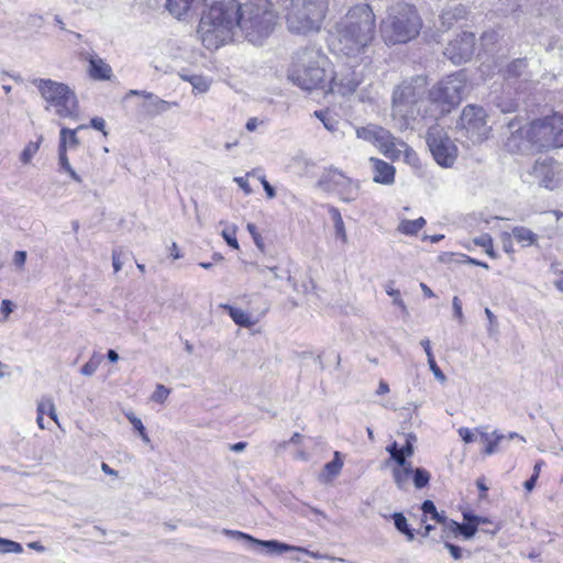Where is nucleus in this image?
Segmentation results:
<instances>
[{"mask_svg":"<svg viewBox=\"0 0 563 563\" xmlns=\"http://www.w3.org/2000/svg\"><path fill=\"white\" fill-rule=\"evenodd\" d=\"M426 88V78L417 77L402 82L394 91L391 117L397 129H415L426 102L432 107L429 110L431 117L449 113L461 102L466 78L463 71L448 76L429 91L428 99H423Z\"/></svg>","mask_w":563,"mask_h":563,"instance_id":"obj_1","label":"nucleus"},{"mask_svg":"<svg viewBox=\"0 0 563 563\" xmlns=\"http://www.w3.org/2000/svg\"><path fill=\"white\" fill-rule=\"evenodd\" d=\"M376 19L368 4L351 8L335 24L336 49L354 64H368Z\"/></svg>","mask_w":563,"mask_h":563,"instance_id":"obj_2","label":"nucleus"},{"mask_svg":"<svg viewBox=\"0 0 563 563\" xmlns=\"http://www.w3.org/2000/svg\"><path fill=\"white\" fill-rule=\"evenodd\" d=\"M198 24L197 33L208 49H218L239 37V3L235 0L208 2Z\"/></svg>","mask_w":563,"mask_h":563,"instance_id":"obj_3","label":"nucleus"},{"mask_svg":"<svg viewBox=\"0 0 563 563\" xmlns=\"http://www.w3.org/2000/svg\"><path fill=\"white\" fill-rule=\"evenodd\" d=\"M332 75L330 59L320 49L305 47L297 51L288 70V78L302 90L324 89Z\"/></svg>","mask_w":563,"mask_h":563,"instance_id":"obj_4","label":"nucleus"},{"mask_svg":"<svg viewBox=\"0 0 563 563\" xmlns=\"http://www.w3.org/2000/svg\"><path fill=\"white\" fill-rule=\"evenodd\" d=\"M278 15L269 0H250L239 4V37L261 46L273 34Z\"/></svg>","mask_w":563,"mask_h":563,"instance_id":"obj_5","label":"nucleus"},{"mask_svg":"<svg viewBox=\"0 0 563 563\" xmlns=\"http://www.w3.org/2000/svg\"><path fill=\"white\" fill-rule=\"evenodd\" d=\"M421 26V18L415 7L408 3H396L387 9L379 29L383 41L387 45H396L416 38Z\"/></svg>","mask_w":563,"mask_h":563,"instance_id":"obj_6","label":"nucleus"},{"mask_svg":"<svg viewBox=\"0 0 563 563\" xmlns=\"http://www.w3.org/2000/svg\"><path fill=\"white\" fill-rule=\"evenodd\" d=\"M328 0H290L285 7V23L291 34L308 36L321 31Z\"/></svg>","mask_w":563,"mask_h":563,"instance_id":"obj_7","label":"nucleus"},{"mask_svg":"<svg viewBox=\"0 0 563 563\" xmlns=\"http://www.w3.org/2000/svg\"><path fill=\"white\" fill-rule=\"evenodd\" d=\"M32 84L46 101V109L62 118H71L78 113V100L73 89L52 79L35 78Z\"/></svg>","mask_w":563,"mask_h":563,"instance_id":"obj_8","label":"nucleus"},{"mask_svg":"<svg viewBox=\"0 0 563 563\" xmlns=\"http://www.w3.org/2000/svg\"><path fill=\"white\" fill-rule=\"evenodd\" d=\"M318 186L327 192L339 195L344 202L355 201L360 196L361 185L358 180L347 177L341 170L330 167L325 169L318 180Z\"/></svg>","mask_w":563,"mask_h":563,"instance_id":"obj_9","label":"nucleus"},{"mask_svg":"<svg viewBox=\"0 0 563 563\" xmlns=\"http://www.w3.org/2000/svg\"><path fill=\"white\" fill-rule=\"evenodd\" d=\"M521 136L529 141H563V115L554 113L551 117L532 121L528 128L520 129Z\"/></svg>","mask_w":563,"mask_h":563,"instance_id":"obj_10","label":"nucleus"},{"mask_svg":"<svg viewBox=\"0 0 563 563\" xmlns=\"http://www.w3.org/2000/svg\"><path fill=\"white\" fill-rule=\"evenodd\" d=\"M223 533L227 534V536H230V537H232L234 539L246 540V541H249L252 544H256V545L263 547L264 549H266V552L269 553V554H280V553H284V552H288V551H297V552L305 553L308 556L313 558V559H328L330 561H339V562L347 563V561L342 559V558H335V556L322 554L320 552H313V551H310V550H308L306 548L296 547V545H289V544L279 542L277 540H267V541L258 540V539H255L254 537H252L250 534H246L244 532L236 531V530L224 529Z\"/></svg>","mask_w":563,"mask_h":563,"instance_id":"obj_11","label":"nucleus"},{"mask_svg":"<svg viewBox=\"0 0 563 563\" xmlns=\"http://www.w3.org/2000/svg\"><path fill=\"white\" fill-rule=\"evenodd\" d=\"M459 126L465 130V137H487L488 126L486 124V112L482 107L474 104L466 106L461 114Z\"/></svg>","mask_w":563,"mask_h":563,"instance_id":"obj_12","label":"nucleus"},{"mask_svg":"<svg viewBox=\"0 0 563 563\" xmlns=\"http://www.w3.org/2000/svg\"><path fill=\"white\" fill-rule=\"evenodd\" d=\"M532 175L541 187L554 190L563 183V164L548 157L538 159L532 168Z\"/></svg>","mask_w":563,"mask_h":563,"instance_id":"obj_13","label":"nucleus"},{"mask_svg":"<svg viewBox=\"0 0 563 563\" xmlns=\"http://www.w3.org/2000/svg\"><path fill=\"white\" fill-rule=\"evenodd\" d=\"M354 67V65L352 67L343 66L335 73L332 70L328 85L329 91L341 96L353 93L363 81L362 73L355 70Z\"/></svg>","mask_w":563,"mask_h":563,"instance_id":"obj_14","label":"nucleus"},{"mask_svg":"<svg viewBox=\"0 0 563 563\" xmlns=\"http://www.w3.org/2000/svg\"><path fill=\"white\" fill-rule=\"evenodd\" d=\"M475 35L471 32H463L452 40L444 55L454 64H462L471 59L474 54Z\"/></svg>","mask_w":563,"mask_h":563,"instance_id":"obj_15","label":"nucleus"},{"mask_svg":"<svg viewBox=\"0 0 563 563\" xmlns=\"http://www.w3.org/2000/svg\"><path fill=\"white\" fill-rule=\"evenodd\" d=\"M380 151L393 161L404 159L410 166H419V157L408 143H382Z\"/></svg>","mask_w":563,"mask_h":563,"instance_id":"obj_16","label":"nucleus"},{"mask_svg":"<svg viewBox=\"0 0 563 563\" xmlns=\"http://www.w3.org/2000/svg\"><path fill=\"white\" fill-rule=\"evenodd\" d=\"M434 161L442 167H451L457 157L455 143H428Z\"/></svg>","mask_w":563,"mask_h":563,"instance_id":"obj_17","label":"nucleus"},{"mask_svg":"<svg viewBox=\"0 0 563 563\" xmlns=\"http://www.w3.org/2000/svg\"><path fill=\"white\" fill-rule=\"evenodd\" d=\"M369 163L373 170V181L376 184L390 186L395 183V167L383 159L371 157Z\"/></svg>","mask_w":563,"mask_h":563,"instance_id":"obj_18","label":"nucleus"},{"mask_svg":"<svg viewBox=\"0 0 563 563\" xmlns=\"http://www.w3.org/2000/svg\"><path fill=\"white\" fill-rule=\"evenodd\" d=\"M130 95L143 96L145 101L143 103V108L146 113L151 115H156L163 112L168 111L173 106H177L176 102L165 101L150 92L131 90Z\"/></svg>","mask_w":563,"mask_h":563,"instance_id":"obj_19","label":"nucleus"},{"mask_svg":"<svg viewBox=\"0 0 563 563\" xmlns=\"http://www.w3.org/2000/svg\"><path fill=\"white\" fill-rule=\"evenodd\" d=\"M88 74L95 80H109L112 76V68L101 57L90 54L88 57Z\"/></svg>","mask_w":563,"mask_h":563,"instance_id":"obj_20","label":"nucleus"},{"mask_svg":"<svg viewBox=\"0 0 563 563\" xmlns=\"http://www.w3.org/2000/svg\"><path fill=\"white\" fill-rule=\"evenodd\" d=\"M344 465L342 454L335 451L333 460L323 466V470L319 474L318 478L323 484L331 483L340 473Z\"/></svg>","mask_w":563,"mask_h":563,"instance_id":"obj_21","label":"nucleus"},{"mask_svg":"<svg viewBox=\"0 0 563 563\" xmlns=\"http://www.w3.org/2000/svg\"><path fill=\"white\" fill-rule=\"evenodd\" d=\"M221 309L228 311L235 324L243 328H251L256 323V319L252 317L247 311L233 307L229 303H220Z\"/></svg>","mask_w":563,"mask_h":563,"instance_id":"obj_22","label":"nucleus"},{"mask_svg":"<svg viewBox=\"0 0 563 563\" xmlns=\"http://www.w3.org/2000/svg\"><path fill=\"white\" fill-rule=\"evenodd\" d=\"M356 133L357 137L365 141H388L390 137L389 131L376 124H367L358 129Z\"/></svg>","mask_w":563,"mask_h":563,"instance_id":"obj_23","label":"nucleus"},{"mask_svg":"<svg viewBox=\"0 0 563 563\" xmlns=\"http://www.w3.org/2000/svg\"><path fill=\"white\" fill-rule=\"evenodd\" d=\"M426 223L427 221L423 217H419L415 220L401 219L398 223L397 232L402 235L413 236L418 234Z\"/></svg>","mask_w":563,"mask_h":563,"instance_id":"obj_24","label":"nucleus"},{"mask_svg":"<svg viewBox=\"0 0 563 563\" xmlns=\"http://www.w3.org/2000/svg\"><path fill=\"white\" fill-rule=\"evenodd\" d=\"M415 470L410 462L405 465L396 466L393 470V478L399 489H406L408 486L409 477L413 476Z\"/></svg>","mask_w":563,"mask_h":563,"instance_id":"obj_25","label":"nucleus"},{"mask_svg":"<svg viewBox=\"0 0 563 563\" xmlns=\"http://www.w3.org/2000/svg\"><path fill=\"white\" fill-rule=\"evenodd\" d=\"M511 235L523 247L534 245L538 242V235L526 227H515L511 231Z\"/></svg>","mask_w":563,"mask_h":563,"instance_id":"obj_26","label":"nucleus"},{"mask_svg":"<svg viewBox=\"0 0 563 563\" xmlns=\"http://www.w3.org/2000/svg\"><path fill=\"white\" fill-rule=\"evenodd\" d=\"M464 519L467 521V523H460L457 533H461L464 538L470 539L475 536L478 523L484 522V519L470 514H464Z\"/></svg>","mask_w":563,"mask_h":563,"instance_id":"obj_27","label":"nucleus"},{"mask_svg":"<svg viewBox=\"0 0 563 563\" xmlns=\"http://www.w3.org/2000/svg\"><path fill=\"white\" fill-rule=\"evenodd\" d=\"M66 152L67 143H62L58 151L59 170L67 173L75 181L81 183L80 176L75 172V169L71 167L68 161Z\"/></svg>","mask_w":563,"mask_h":563,"instance_id":"obj_28","label":"nucleus"},{"mask_svg":"<svg viewBox=\"0 0 563 563\" xmlns=\"http://www.w3.org/2000/svg\"><path fill=\"white\" fill-rule=\"evenodd\" d=\"M194 0H167L166 8L175 18L180 19L190 9Z\"/></svg>","mask_w":563,"mask_h":563,"instance_id":"obj_29","label":"nucleus"},{"mask_svg":"<svg viewBox=\"0 0 563 563\" xmlns=\"http://www.w3.org/2000/svg\"><path fill=\"white\" fill-rule=\"evenodd\" d=\"M391 518H393L396 529L400 533L405 534L408 541H413L415 533H413V530L410 529L406 517L401 512H395L391 515Z\"/></svg>","mask_w":563,"mask_h":563,"instance_id":"obj_30","label":"nucleus"},{"mask_svg":"<svg viewBox=\"0 0 563 563\" xmlns=\"http://www.w3.org/2000/svg\"><path fill=\"white\" fill-rule=\"evenodd\" d=\"M181 79L191 84L194 90L199 93L206 92L210 87V81L201 75H180Z\"/></svg>","mask_w":563,"mask_h":563,"instance_id":"obj_31","label":"nucleus"},{"mask_svg":"<svg viewBox=\"0 0 563 563\" xmlns=\"http://www.w3.org/2000/svg\"><path fill=\"white\" fill-rule=\"evenodd\" d=\"M421 510L423 512V517L421 518V522H426L427 521V517L430 516V518L432 520H435L438 523H442V521H444L445 519V515L444 512H439L433 504V501L431 500H426L423 501L422 506H421Z\"/></svg>","mask_w":563,"mask_h":563,"instance_id":"obj_32","label":"nucleus"},{"mask_svg":"<svg viewBox=\"0 0 563 563\" xmlns=\"http://www.w3.org/2000/svg\"><path fill=\"white\" fill-rule=\"evenodd\" d=\"M482 439L487 443L484 453L487 455H492L497 451V446L506 437L504 434H499L497 432L493 433L494 440H490V437L486 432H482Z\"/></svg>","mask_w":563,"mask_h":563,"instance_id":"obj_33","label":"nucleus"},{"mask_svg":"<svg viewBox=\"0 0 563 563\" xmlns=\"http://www.w3.org/2000/svg\"><path fill=\"white\" fill-rule=\"evenodd\" d=\"M386 294L393 298V303L400 308L404 313H408L407 306L401 298L400 291L394 288V282H388L385 285Z\"/></svg>","mask_w":563,"mask_h":563,"instance_id":"obj_34","label":"nucleus"},{"mask_svg":"<svg viewBox=\"0 0 563 563\" xmlns=\"http://www.w3.org/2000/svg\"><path fill=\"white\" fill-rule=\"evenodd\" d=\"M220 224H224V222L221 221ZM236 231H238V228H236L235 224L228 225L225 223V227H224V229L221 232V235L224 239V241L228 243V245L233 247V249H235V250L239 249V242H238V239H236Z\"/></svg>","mask_w":563,"mask_h":563,"instance_id":"obj_35","label":"nucleus"},{"mask_svg":"<svg viewBox=\"0 0 563 563\" xmlns=\"http://www.w3.org/2000/svg\"><path fill=\"white\" fill-rule=\"evenodd\" d=\"M473 242L475 245L483 247L489 257H497L494 251L493 239L489 234H482L481 236L474 238Z\"/></svg>","mask_w":563,"mask_h":563,"instance_id":"obj_36","label":"nucleus"},{"mask_svg":"<svg viewBox=\"0 0 563 563\" xmlns=\"http://www.w3.org/2000/svg\"><path fill=\"white\" fill-rule=\"evenodd\" d=\"M125 417L133 426L134 430L137 431L139 435L141 437L142 441L144 443H150L151 440L146 433L145 427L140 418H137L133 412L125 413Z\"/></svg>","mask_w":563,"mask_h":563,"instance_id":"obj_37","label":"nucleus"},{"mask_svg":"<svg viewBox=\"0 0 563 563\" xmlns=\"http://www.w3.org/2000/svg\"><path fill=\"white\" fill-rule=\"evenodd\" d=\"M431 475L424 468H416L415 474L412 476L413 485L416 488L420 489L426 487L430 482Z\"/></svg>","mask_w":563,"mask_h":563,"instance_id":"obj_38","label":"nucleus"},{"mask_svg":"<svg viewBox=\"0 0 563 563\" xmlns=\"http://www.w3.org/2000/svg\"><path fill=\"white\" fill-rule=\"evenodd\" d=\"M101 358L102 356L100 355H92L91 358L85 365L81 366L80 373L84 376H92L97 372L101 363Z\"/></svg>","mask_w":563,"mask_h":563,"instance_id":"obj_39","label":"nucleus"},{"mask_svg":"<svg viewBox=\"0 0 563 563\" xmlns=\"http://www.w3.org/2000/svg\"><path fill=\"white\" fill-rule=\"evenodd\" d=\"M22 551H23V548L20 543L9 540V539L0 538V553L1 554L21 553Z\"/></svg>","mask_w":563,"mask_h":563,"instance_id":"obj_40","label":"nucleus"},{"mask_svg":"<svg viewBox=\"0 0 563 563\" xmlns=\"http://www.w3.org/2000/svg\"><path fill=\"white\" fill-rule=\"evenodd\" d=\"M170 394V389L162 384H158L152 394V400L158 404H164Z\"/></svg>","mask_w":563,"mask_h":563,"instance_id":"obj_41","label":"nucleus"},{"mask_svg":"<svg viewBox=\"0 0 563 563\" xmlns=\"http://www.w3.org/2000/svg\"><path fill=\"white\" fill-rule=\"evenodd\" d=\"M316 114L329 131H335L338 129L339 122L333 119L328 111L316 112Z\"/></svg>","mask_w":563,"mask_h":563,"instance_id":"obj_42","label":"nucleus"},{"mask_svg":"<svg viewBox=\"0 0 563 563\" xmlns=\"http://www.w3.org/2000/svg\"><path fill=\"white\" fill-rule=\"evenodd\" d=\"M527 67V63L525 59H516L514 60L509 66H508V74L511 75V76H520L523 71V69H526Z\"/></svg>","mask_w":563,"mask_h":563,"instance_id":"obj_43","label":"nucleus"},{"mask_svg":"<svg viewBox=\"0 0 563 563\" xmlns=\"http://www.w3.org/2000/svg\"><path fill=\"white\" fill-rule=\"evenodd\" d=\"M37 151L38 143H30L21 153V161L24 164H29Z\"/></svg>","mask_w":563,"mask_h":563,"instance_id":"obj_44","label":"nucleus"},{"mask_svg":"<svg viewBox=\"0 0 563 563\" xmlns=\"http://www.w3.org/2000/svg\"><path fill=\"white\" fill-rule=\"evenodd\" d=\"M246 229L250 232V234L252 235L256 246L258 249L263 250V247H264L263 239H262L261 234L257 232L256 225L254 223H247Z\"/></svg>","mask_w":563,"mask_h":563,"instance_id":"obj_45","label":"nucleus"},{"mask_svg":"<svg viewBox=\"0 0 563 563\" xmlns=\"http://www.w3.org/2000/svg\"><path fill=\"white\" fill-rule=\"evenodd\" d=\"M247 176H255V170L247 173L245 177H235L234 181L242 188L245 195H251L252 188L249 185Z\"/></svg>","mask_w":563,"mask_h":563,"instance_id":"obj_46","label":"nucleus"},{"mask_svg":"<svg viewBox=\"0 0 563 563\" xmlns=\"http://www.w3.org/2000/svg\"><path fill=\"white\" fill-rule=\"evenodd\" d=\"M452 307H453L454 317L459 320L460 323H463L464 316H463V311H462V301L457 296L453 297Z\"/></svg>","mask_w":563,"mask_h":563,"instance_id":"obj_47","label":"nucleus"},{"mask_svg":"<svg viewBox=\"0 0 563 563\" xmlns=\"http://www.w3.org/2000/svg\"><path fill=\"white\" fill-rule=\"evenodd\" d=\"M428 364L430 367V371L433 373L434 377L441 382L444 383L446 380V376L444 373L440 369V367L437 365V362L434 358L428 360Z\"/></svg>","mask_w":563,"mask_h":563,"instance_id":"obj_48","label":"nucleus"},{"mask_svg":"<svg viewBox=\"0 0 563 563\" xmlns=\"http://www.w3.org/2000/svg\"><path fill=\"white\" fill-rule=\"evenodd\" d=\"M26 252L25 251H16L13 254V264L20 269L23 271L24 264L26 262Z\"/></svg>","mask_w":563,"mask_h":563,"instance_id":"obj_49","label":"nucleus"},{"mask_svg":"<svg viewBox=\"0 0 563 563\" xmlns=\"http://www.w3.org/2000/svg\"><path fill=\"white\" fill-rule=\"evenodd\" d=\"M485 314L488 319V323H489V327H488V333L489 334H493L495 331H496V328H497V317L493 313V311L489 309V308H485Z\"/></svg>","mask_w":563,"mask_h":563,"instance_id":"obj_50","label":"nucleus"},{"mask_svg":"<svg viewBox=\"0 0 563 563\" xmlns=\"http://www.w3.org/2000/svg\"><path fill=\"white\" fill-rule=\"evenodd\" d=\"M441 525L443 526L444 532H452L454 534L457 533V530L460 528V523H457L456 521H454L452 519H448L446 517H445L444 521H442Z\"/></svg>","mask_w":563,"mask_h":563,"instance_id":"obj_51","label":"nucleus"},{"mask_svg":"<svg viewBox=\"0 0 563 563\" xmlns=\"http://www.w3.org/2000/svg\"><path fill=\"white\" fill-rule=\"evenodd\" d=\"M14 307H15L14 303L9 299H3L1 301L0 311L3 314L4 319H8L10 313L14 310Z\"/></svg>","mask_w":563,"mask_h":563,"instance_id":"obj_52","label":"nucleus"},{"mask_svg":"<svg viewBox=\"0 0 563 563\" xmlns=\"http://www.w3.org/2000/svg\"><path fill=\"white\" fill-rule=\"evenodd\" d=\"M457 432L465 443H472L475 440V434L468 428L462 427Z\"/></svg>","mask_w":563,"mask_h":563,"instance_id":"obj_53","label":"nucleus"},{"mask_svg":"<svg viewBox=\"0 0 563 563\" xmlns=\"http://www.w3.org/2000/svg\"><path fill=\"white\" fill-rule=\"evenodd\" d=\"M86 126L84 125H80L78 126L76 130H69V129H62L60 130V140L59 141H67V139L69 137L70 141H76L75 140V136H76V132L78 130H81V129H85Z\"/></svg>","mask_w":563,"mask_h":563,"instance_id":"obj_54","label":"nucleus"},{"mask_svg":"<svg viewBox=\"0 0 563 563\" xmlns=\"http://www.w3.org/2000/svg\"><path fill=\"white\" fill-rule=\"evenodd\" d=\"M335 236L343 243H347V234L344 223L334 225Z\"/></svg>","mask_w":563,"mask_h":563,"instance_id":"obj_55","label":"nucleus"},{"mask_svg":"<svg viewBox=\"0 0 563 563\" xmlns=\"http://www.w3.org/2000/svg\"><path fill=\"white\" fill-rule=\"evenodd\" d=\"M258 179L261 180L263 188L266 191L267 198L273 199L276 196L273 186L265 179L264 176H260Z\"/></svg>","mask_w":563,"mask_h":563,"instance_id":"obj_56","label":"nucleus"},{"mask_svg":"<svg viewBox=\"0 0 563 563\" xmlns=\"http://www.w3.org/2000/svg\"><path fill=\"white\" fill-rule=\"evenodd\" d=\"M445 548L450 551V554L455 559L460 560L462 558V550L457 545L446 542Z\"/></svg>","mask_w":563,"mask_h":563,"instance_id":"obj_57","label":"nucleus"},{"mask_svg":"<svg viewBox=\"0 0 563 563\" xmlns=\"http://www.w3.org/2000/svg\"><path fill=\"white\" fill-rule=\"evenodd\" d=\"M329 213L331 216V219H332L334 225H336L339 223L340 224L344 223L339 209H336L334 207H330Z\"/></svg>","mask_w":563,"mask_h":563,"instance_id":"obj_58","label":"nucleus"},{"mask_svg":"<svg viewBox=\"0 0 563 563\" xmlns=\"http://www.w3.org/2000/svg\"><path fill=\"white\" fill-rule=\"evenodd\" d=\"M329 213L331 216V219H332L334 225H336L339 223L340 224L344 223L339 209H336L334 207H330Z\"/></svg>","mask_w":563,"mask_h":563,"instance_id":"obj_59","label":"nucleus"},{"mask_svg":"<svg viewBox=\"0 0 563 563\" xmlns=\"http://www.w3.org/2000/svg\"><path fill=\"white\" fill-rule=\"evenodd\" d=\"M510 238H511V234H509V233H504L501 236L504 250L507 253L512 252V244H511Z\"/></svg>","mask_w":563,"mask_h":563,"instance_id":"obj_60","label":"nucleus"},{"mask_svg":"<svg viewBox=\"0 0 563 563\" xmlns=\"http://www.w3.org/2000/svg\"><path fill=\"white\" fill-rule=\"evenodd\" d=\"M51 404V398H46V399H42L38 404H37V415L38 416H43L47 413V406Z\"/></svg>","mask_w":563,"mask_h":563,"instance_id":"obj_61","label":"nucleus"},{"mask_svg":"<svg viewBox=\"0 0 563 563\" xmlns=\"http://www.w3.org/2000/svg\"><path fill=\"white\" fill-rule=\"evenodd\" d=\"M104 125H106V122H104V120L102 118H93L91 120V126L97 129V130L102 131L103 136H107V132L103 131Z\"/></svg>","mask_w":563,"mask_h":563,"instance_id":"obj_62","label":"nucleus"},{"mask_svg":"<svg viewBox=\"0 0 563 563\" xmlns=\"http://www.w3.org/2000/svg\"><path fill=\"white\" fill-rule=\"evenodd\" d=\"M399 450L406 457H411L415 452L412 442H406Z\"/></svg>","mask_w":563,"mask_h":563,"instance_id":"obj_63","label":"nucleus"},{"mask_svg":"<svg viewBox=\"0 0 563 563\" xmlns=\"http://www.w3.org/2000/svg\"><path fill=\"white\" fill-rule=\"evenodd\" d=\"M390 459L397 464V466L405 465L407 463V457L399 451L398 453H393Z\"/></svg>","mask_w":563,"mask_h":563,"instance_id":"obj_64","label":"nucleus"}]
</instances>
